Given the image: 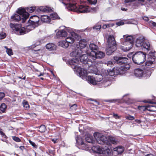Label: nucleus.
<instances>
[{"instance_id": "obj_1", "label": "nucleus", "mask_w": 156, "mask_h": 156, "mask_svg": "<svg viewBox=\"0 0 156 156\" xmlns=\"http://www.w3.org/2000/svg\"><path fill=\"white\" fill-rule=\"evenodd\" d=\"M65 5L69 10L76 12L80 13H85L89 12H95L97 10L96 7L90 8L87 6L80 5L79 7L75 3L71 4V2H73V0H59Z\"/></svg>"}, {"instance_id": "obj_2", "label": "nucleus", "mask_w": 156, "mask_h": 156, "mask_svg": "<svg viewBox=\"0 0 156 156\" xmlns=\"http://www.w3.org/2000/svg\"><path fill=\"white\" fill-rule=\"evenodd\" d=\"M74 72L79 76L81 77L83 79L86 80L88 83L93 85L97 84L94 77L91 76H87V71L86 70L82 69L80 67L76 68V66H74Z\"/></svg>"}, {"instance_id": "obj_3", "label": "nucleus", "mask_w": 156, "mask_h": 156, "mask_svg": "<svg viewBox=\"0 0 156 156\" xmlns=\"http://www.w3.org/2000/svg\"><path fill=\"white\" fill-rule=\"evenodd\" d=\"M73 51L71 52L70 54V56L72 57H76L73 58L72 59L69 60L68 63L71 66V67L74 69V71L75 68L74 66H76V68L77 67H80L77 66V65L79 62L78 58L80 55L83 53V51H82L79 49V47L76 46L75 45L72 48Z\"/></svg>"}, {"instance_id": "obj_4", "label": "nucleus", "mask_w": 156, "mask_h": 156, "mask_svg": "<svg viewBox=\"0 0 156 156\" xmlns=\"http://www.w3.org/2000/svg\"><path fill=\"white\" fill-rule=\"evenodd\" d=\"M28 25L26 28L22 27L21 24H10V27L14 30H15L16 33L18 35H22L28 33L30 30L34 29L36 26L31 23Z\"/></svg>"}, {"instance_id": "obj_5", "label": "nucleus", "mask_w": 156, "mask_h": 156, "mask_svg": "<svg viewBox=\"0 0 156 156\" xmlns=\"http://www.w3.org/2000/svg\"><path fill=\"white\" fill-rule=\"evenodd\" d=\"M17 12L18 14H15L11 16L12 21L18 22L21 20L22 22L24 23L29 17V14L23 8L18 9Z\"/></svg>"}, {"instance_id": "obj_6", "label": "nucleus", "mask_w": 156, "mask_h": 156, "mask_svg": "<svg viewBox=\"0 0 156 156\" xmlns=\"http://www.w3.org/2000/svg\"><path fill=\"white\" fill-rule=\"evenodd\" d=\"M117 48V44L114 36L110 35L108 37V55H111Z\"/></svg>"}, {"instance_id": "obj_7", "label": "nucleus", "mask_w": 156, "mask_h": 156, "mask_svg": "<svg viewBox=\"0 0 156 156\" xmlns=\"http://www.w3.org/2000/svg\"><path fill=\"white\" fill-rule=\"evenodd\" d=\"M146 57V53L142 51H138L133 55L132 60L134 63L139 64L145 61Z\"/></svg>"}, {"instance_id": "obj_8", "label": "nucleus", "mask_w": 156, "mask_h": 156, "mask_svg": "<svg viewBox=\"0 0 156 156\" xmlns=\"http://www.w3.org/2000/svg\"><path fill=\"white\" fill-rule=\"evenodd\" d=\"M88 147L87 151L91 148L94 152L100 154L102 156H106L107 154V147H105V148H101L98 146L94 145V144L88 145Z\"/></svg>"}, {"instance_id": "obj_9", "label": "nucleus", "mask_w": 156, "mask_h": 156, "mask_svg": "<svg viewBox=\"0 0 156 156\" xmlns=\"http://www.w3.org/2000/svg\"><path fill=\"white\" fill-rule=\"evenodd\" d=\"M73 30L69 27L65 28L63 29L58 30L56 33L57 37L62 39L66 37L70 33L72 32Z\"/></svg>"}, {"instance_id": "obj_10", "label": "nucleus", "mask_w": 156, "mask_h": 156, "mask_svg": "<svg viewBox=\"0 0 156 156\" xmlns=\"http://www.w3.org/2000/svg\"><path fill=\"white\" fill-rule=\"evenodd\" d=\"M94 136L96 139V143H98L100 144L104 145L105 147L107 145V138L101 134L99 133H95Z\"/></svg>"}, {"instance_id": "obj_11", "label": "nucleus", "mask_w": 156, "mask_h": 156, "mask_svg": "<svg viewBox=\"0 0 156 156\" xmlns=\"http://www.w3.org/2000/svg\"><path fill=\"white\" fill-rule=\"evenodd\" d=\"M147 72H146L145 70V68H143V69H137L134 71V75L137 77H148L151 74V72L150 70H147Z\"/></svg>"}, {"instance_id": "obj_12", "label": "nucleus", "mask_w": 156, "mask_h": 156, "mask_svg": "<svg viewBox=\"0 0 156 156\" xmlns=\"http://www.w3.org/2000/svg\"><path fill=\"white\" fill-rule=\"evenodd\" d=\"M124 150V148L120 146L115 148H111V149L108 148V155H112L116 156L121 154L123 152Z\"/></svg>"}, {"instance_id": "obj_13", "label": "nucleus", "mask_w": 156, "mask_h": 156, "mask_svg": "<svg viewBox=\"0 0 156 156\" xmlns=\"http://www.w3.org/2000/svg\"><path fill=\"white\" fill-rule=\"evenodd\" d=\"M86 53L89 54V56L94 60L96 58H101L105 56V54L101 51H97L95 52L94 51H91L90 54L88 51H86Z\"/></svg>"}, {"instance_id": "obj_14", "label": "nucleus", "mask_w": 156, "mask_h": 156, "mask_svg": "<svg viewBox=\"0 0 156 156\" xmlns=\"http://www.w3.org/2000/svg\"><path fill=\"white\" fill-rule=\"evenodd\" d=\"M76 143L79 145V148L80 149L86 151L87 150V147H88V145H86L84 143L83 139L80 136H77L76 138Z\"/></svg>"}, {"instance_id": "obj_15", "label": "nucleus", "mask_w": 156, "mask_h": 156, "mask_svg": "<svg viewBox=\"0 0 156 156\" xmlns=\"http://www.w3.org/2000/svg\"><path fill=\"white\" fill-rule=\"evenodd\" d=\"M69 35V36L67 37L65 40L69 45V44H72L74 42L75 39L78 36V35L76 33L74 32L73 30L72 31V32L70 33Z\"/></svg>"}, {"instance_id": "obj_16", "label": "nucleus", "mask_w": 156, "mask_h": 156, "mask_svg": "<svg viewBox=\"0 0 156 156\" xmlns=\"http://www.w3.org/2000/svg\"><path fill=\"white\" fill-rule=\"evenodd\" d=\"M94 74L97 75L95 77L96 82H100L102 81L101 83H103V86H105V83H106L107 81V75L106 74L105 75L104 74L102 75L98 74V73L95 72Z\"/></svg>"}, {"instance_id": "obj_17", "label": "nucleus", "mask_w": 156, "mask_h": 156, "mask_svg": "<svg viewBox=\"0 0 156 156\" xmlns=\"http://www.w3.org/2000/svg\"><path fill=\"white\" fill-rule=\"evenodd\" d=\"M88 52L89 54L90 52H89L88 51H86L83 53L81 54L79 57L80 59V61L81 62H83L84 63H87L88 62V56L90 57L89 54L86 53V51Z\"/></svg>"}, {"instance_id": "obj_18", "label": "nucleus", "mask_w": 156, "mask_h": 156, "mask_svg": "<svg viewBox=\"0 0 156 156\" xmlns=\"http://www.w3.org/2000/svg\"><path fill=\"white\" fill-rule=\"evenodd\" d=\"M87 42L85 39H82L80 41L78 44L75 45L76 46L79 47V49L82 51H83V52L86 50L85 49L86 48Z\"/></svg>"}, {"instance_id": "obj_19", "label": "nucleus", "mask_w": 156, "mask_h": 156, "mask_svg": "<svg viewBox=\"0 0 156 156\" xmlns=\"http://www.w3.org/2000/svg\"><path fill=\"white\" fill-rule=\"evenodd\" d=\"M40 20L39 17L36 16H31L30 17V19L29 20L28 22L29 23H31L37 27L38 25V22Z\"/></svg>"}, {"instance_id": "obj_20", "label": "nucleus", "mask_w": 156, "mask_h": 156, "mask_svg": "<svg viewBox=\"0 0 156 156\" xmlns=\"http://www.w3.org/2000/svg\"><path fill=\"white\" fill-rule=\"evenodd\" d=\"M115 62L119 64H126L128 60L127 58L123 57L115 56L114 57Z\"/></svg>"}, {"instance_id": "obj_21", "label": "nucleus", "mask_w": 156, "mask_h": 156, "mask_svg": "<svg viewBox=\"0 0 156 156\" xmlns=\"http://www.w3.org/2000/svg\"><path fill=\"white\" fill-rule=\"evenodd\" d=\"M108 74L111 76H113L120 74H122L120 73L119 68L118 67H114L112 70L109 69V71H108Z\"/></svg>"}, {"instance_id": "obj_22", "label": "nucleus", "mask_w": 156, "mask_h": 156, "mask_svg": "<svg viewBox=\"0 0 156 156\" xmlns=\"http://www.w3.org/2000/svg\"><path fill=\"white\" fill-rule=\"evenodd\" d=\"M138 108L141 110L143 109L144 111L147 110L151 112L156 111V106L152 105H148L146 106H139Z\"/></svg>"}, {"instance_id": "obj_23", "label": "nucleus", "mask_w": 156, "mask_h": 156, "mask_svg": "<svg viewBox=\"0 0 156 156\" xmlns=\"http://www.w3.org/2000/svg\"><path fill=\"white\" fill-rule=\"evenodd\" d=\"M86 141L89 144H86V145H92L95 144L96 143V141L93 139V137L92 136L89 134H88L86 136L85 138Z\"/></svg>"}, {"instance_id": "obj_24", "label": "nucleus", "mask_w": 156, "mask_h": 156, "mask_svg": "<svg viewBox=\"0 0 156 156\" xmlns=\"http://www.w3.org/2000/svg\"><path fill=\"white\" fill-rule=\"evenodd\" d=\"M145 41V38L143 36H140L136 38L135 41V45L136 47H142Z\"/></svg>"}, {"instance_id": "obj_25", "label": "nucleus", "mask_w": 156, "mask_h": 156, "mask_svg": "<svg viewBox=\"0 0 156 156\" xmlns=\"http://www.w3.org/2000/svg\"><path fill=\"white\" fill-rule=\"evenodd\" d=\"M133 43L125 42L124 46L121 47V49L124 51L129 50L133 47Z\"/></svg>"}, {"instance_id": "obj_26", "label": "nucleus", "mask_w": 156, "mask_h": 156, "mask_svg": "<svg viewBox=\"0 0 156 156\" xmlns=\"http://www.w3.org/2000/svg\"><path fill=\"white\" fill-rule=\"evenodd\" d=\"M37 10L38 12L39 13L47 12L50 11L51 10V9L48 7L40 6L37 9Z\"/></svg>"}, {"instance_id": "obj_27", "label": "nucleus", "mask_w": 156, "mask_h": 156, "mask_svg": "<svg viewBox=\"0 0 156 156\" xmlns=\"http://www.w3.org/2000/svg\"><path fill=\"white\" fill-rule=\"evenodd\" d=\"M130 67L129 65L127 63H126L121 66L120 68V73H122V74H123L126 71L129 70Z\"/></svg>"}, {"instance_id": "obj_28", "label": "nucleus", "mask_w": 156, "mask_h": 156, "mask_svg": "<svg viewBox=\"0 0 156 156\" xmlns=\"http://www.w3.org/2000/svg\"><path fill=\"white\" fill-rule=\"evenodd\" d=\"M46 48L49 51H54L56 49V46L52 43H49L46 45Z\"/></svg>"}, {"instance_id": "obj_29", "label": "nucleus", "mask_w": 156, "mask_h": 156, "mask_svg": "<svg viewBox=\"0 0 156 156\" xmlns=\"http://www.w3.org/2000/svg\"><path fill=\"white\" fill-rule=\"evenodd\" d=\"M58 45L65 48H67L69 46V44L65 40L59 41L58 43Z\"/></svg>"}, {"instance_id": "obj_30", "label": "nucleus", "mask_w": 156, "mask_h": 156, "mask_svg": "<svg viewBox=\"0 0 156 156\" xmlns=\"http://www.w3.org/2000/svg\"><path fill=\"white\" fill-rule=\"evenodd\" d=\"M142 47L146 49L147 51L150 50L151 48L150 43L148 41H145V40L144 41Z\"/></svg>"}, {"instance_id": "obj_31", "label": "nucleus", "mask_w": 156, "mask_h": 156, "mask_svg": "<svg viewBox=\"0 0 156 156\" xmlns=\"http://www.w3.org/2000/svg\"><path fill=\"white\" fill-rule=\"evenodd\" d=\"M41 20L44 23H49L50 22L49 16L46 15H42L41 16Z\"/></svg>"}, {"instance_id": "obj_32", "label": "nucleus", "mask_w": 156, "mask_h": 156, "mask_svg": "<svg viewBox=\"0 0 156 156\" xmlns=\"http://www.w3.org/2000/svg\"><path fill=\"white\" fill-rule=\"evenodd\" d=\"M124 38L125 37V42H130L133 43V38L132 36L124 35Z\"/></svg>"}, {"instance_id": "obj_33", "label": "nucleus", "mask_w": 156, "mask_h": 156, "mask_svg": "<svg viewBox=\"0 0 156 156\" xmlns=\"http://www.w3.org/2000/svg\"><path fill=\"white\" fill-rule=\"evenodd\" d=\"M154 61V59H152V60L149 59L145 63V67L144 68H145V70H146V69L147 68V67L151 66Z\"/></svg>"}, {"instance_id": "obj_34", "label": "nucleus", "mask_w": 156, "mask_h": 156, "mask_svg": "<svg viewBox=\"0 0 156 156\" xmlns=\"http://www.w3.org/2000/svg\"><path fill=\"white\" fill-rule=\"evenodd\" d=\"M109 143L110 144L112 143L113 144H116V141L115 140L114 138L111 136H108V143Z\"/></svg>"}, {"instance_id": "obj_35", "label": "nucleus", "mask_w": 156, "mask_h": 156, "mask_svg": "<svg viewBox=\"0 0 156 156\" xmlns=\"http://www.w3.org/2000/svg\"><path fill=\"white\" fill-rule=\"evenodd\" d=\"M89 47L92 51H93V50H97L98 49V46L93 43L90 44L89 45Z\"/></svg>"}, {"instance_id": "obj_36", "label": "nucleus", "mask_w": 156, "mask_h": 156, "mask_svg": "<svg viewBox=\"0 0 156 156\" xmlns=\"http://www.w3.org/2000/svg\"><path fill=\"white\" fill-rule=\"evenodd\" d=\"M4 47L6 49V52L9 56H11L13 55V52L11 49L9 48L6 46H5Z\"/></svg>"}, {"instance_id": "obj_37", "label": "nucleus", "mask_w": 156, "mask_h": 156, "mask_svg": "<svg viewBox=\"0 0 156 156\" xmlns=\"http://www.w3.org/2000/svg\"><path fill=\"white\" fill-rule=\"evenodd\" d=\"M49 17L50 18V21L52 20H54L58 17V15L56 13H53L50 14Z\"/></svg>"}, {"instance_id": "obj_38", "label": "nucleus", "mask_w": 156, "mask_h": 156, "mask_svg": "<svg viewBox=\"0 0 156 156\" xmlns=\"http://www.w3.org/2000/svg\"><path fill=\"white\" fill-rule=\"evenodd\" d=\"M6 106L4 103L2 104L0 106V111L4 112L5 110Z\"/></svg>"}, {"instance_id": "obj_39", "label": "nucleus", "mask_w": 156, "mask_h": 156, "mask_svg": "<svg viewBox=\"0 0 156 156\" xmlns=\"http://www.w3.org/2000/svg\"><path fill=\"white\" fill-rule=\"evenodd\" d=\"M36 9L35 7H27V11L30 13H32Z\"/></svg>"}, {"instance_id": "obj_40", "label": "nucleus", "mask_w": 156, "mask_h": 156, "mask_svg": "<svg viewBox=\"0 0 156 156\" xmlns=\"http://www.w3.org/2000/svg\"><path fill=\"white\" fill-rule=\"evenodd\" d=\"M149 59H154V60L155 58V53L153 52H151L149 53Z\"/></svg>"}, {"instance_id": "obj_41", "label": "nucleus", "mask_w": 156, "mask_h": 156, "mask_svg": "<svg viewBox=\"0 0 156 156\" xmlns=\"http://www.w3.org/2000/svg\"><path fill=\"white\" fill-rule=\"evenodd\" d=\"M46 129V127L44 125H41L40 127L39 131L40 132L43 133L45 131Z\"/></svg>"}, {"instance_id": "obj_42", "label": "nucleus", "mask_w": 156, "mask_h": 156, "mask_svg": "<svg viewBox=\"0 0 156 156\" xmlns=\"http://www.w3.org/2000/svg\"><path fill=\"white\" fill-rule=\"evenodd\" d=\"M23 107L26 109L27 110L29 108V105L27 101H24L23 102Z\"/></svg>"}, {"instance_id": "obj_43", "label": "nucleus", "mask_w": 156, "mask_h": 156, "mask_svg": "<svg viewBox=\"0 0 156 156\" xmlns=\"http://www.w3.org/2000/svg\"><path fill=\"white\" fill-rule=\"evenodd\" d=\"M126 23L127 24H136L137 23V22L134 20H128L127 21Z\"/></svg>"}, {"instance_id": "obj_44", "label": "nucleus", "mask_w": 156, "mask_h": 156, "mask_svg": "<svg viewBox=\"0 0 156 156\" xmlns=\"http://www.w3.org/2000/svg\"><path fill=\"white\" fill-rule=\"evenodd\" d=\"M149 25L151 27H155L156 23L151 20L148 22Z\"/></svg>"}, {"instance_id": "obj_45", "label": "nucleus", "mask_w": 156, "mask_h": 156, "mask_svg": "<svg viewBox=\"0 0 156 156\" xmlns=\"http://www.w3.org/2000/svg\"><path fill=\"white\" fill-rule=\"evenodd\" d=\"M29 141L30 144L34 148H37V146L35 144V143L32 141L31 140H29Z\"/></svg>"}, {"instance_id": "obj_46", "label": "nucleus", "mask_w": 156, "mask_h": 156, "mask_svg": "<svg viewBox=\"0 0 156 156\" xmlns=\"http://www.w3.org/2000/svg\"><path fill=\"white\" fill-rule=\"evenodd\" d=\"M12 138L13 140L15 141L19 142L20 141V139L18 137L15 136H12Z\"/></svg>"}, {"instance_id": "obj_47", "label": "nucleus", "mask_w": 156, "mask_h": 156, "mask_svg": "<svg viewBox=\"0 0 156 156\" xmlns=\"http://www.w3.org/2000/svg\"><path fill=\"white\" fill-rule=\"evenodd\" d=\"M125 118L127 119L132 120L134 119V117L133 116L130 115L126 116Z\"/></svg>"}, {"instance_id": "obj_48", "label": "nucleus", "mask_w": 156, "mask_h": 156, "mask_svg": "<svg viewBox=\"0 0 156 156\" xmlns=\"http://www.w3.org/2000/svg\"><path fill=\"white\" fill-rule=\"evenodd\" d=\"M6 36V34L4 33H2L0 34V39H2L5 37Z\"/></svg>"}, {"instance_id": "obj_49", "label": "nucleus", "mask_w": 156, "mask_h": 156, "mask_svg": "<svg viewBox=\"0 0 156 156\" xmlns=\"http://www.w3.org/2000/svg\"><path fill=\"white\" fill-rule=\"evenodd\" d=\"M87 1L91 4L94 5L97 2V0H87Z\"/></svg>"}, {"instance_id": "obj_50", "label": "nucleus", "mask_w": 156, "mask_h": 156, "mask_svg": "<svg viewBox=\"0 0 156 156\" xmlns=\"http://www.w3.org/2000/svg\"><path fill=\"white\" fill-rule=\"evenodd\" d=\"M101 28V26L99 25H97L95 26L93 28L94 30H98L100 29Z\"/></svg>"}, {"instance_id": "obj_51", "label": "nucleus", "mask_w": 156, "mask_h": 156, "mask_svg": "<svg viewBox=\"0 0 156 156\" xmlns=\"http://www.w3.org/2000/svg\"><path fill=\"white\" fill-rule=\"evenodd\" d=\"M5 96V94L2 92H0V100H2Z\"/></svg>"}, {"instance_id": "obj_52", "label": "nucleus", "mask_w": 156, "mask_h": 156, "mask_svg": "<svg viewBox=\"0 0 156 156\" xmlns=\"http://www.w3.org/2000/svg\"><path fill=\"white\" fill-rule=\"evenodd\" d=\"M124 24V23L122 21H120L116 23V24L118 26H121Z\"/></svg>"}, {"instance_id": "obj_53", "label": "nucleus", "mask_w": 156, "mask_h": 156, "mask_svg": "<svg viewBox=\"0 0 156 156\" xmlns=\"http://www.w3.org/2000/svg\"><path fill=\"white\" fill-rule=\"evenodd\" d=\"M76 107H77L76 105L74 104L70 107V108L72 110H75L76 109Z\"/></svg>"}, {"instance_id": "obj_54", "label": "nucleus", "mask_w": 156, "mask_h": 156, "mask_svg": "<svg viewBox=\"0 0 156 156\" xmlns=\"http://www.w3.org/2000/svg\"><path fill=\"white\" fill-rule=\"evenodd\" d=\"M143 19L145 21H147L148 22V21H149V18L147 16H144L143 17Z\"/></svg>"}, {"instance_id": "obj_55", "label": "nucleus", "mask_w": 156, "mask_h": 156, "mask_svg": "<svg viewBox=\"0 0 156 156\" xmlns=\"http://www.w3.org/2000/svg\"><path fill=\"white\" fill-rule=\"evenodd\" d=\"M108 66H109L110 67H112L113 66V64L112 62L111 61H108Z\"/></svg>"}, {"instance_id": "obj_56", "label": "nucleus", "mask_w": 156, "mask_h": 156, "mask_svg": "<svg viewBox=\"0 0 156 156\" xmlns=\"http://www.w3.org/2000/svg\"><path fill=\"white\" fill-rule=\"evenodd\" d=\"M143 102L144 103H151V104H154L156 103H155L154 102L152 101H147L146 100H144L143 101Z\"/></svg>"}, {"instance_id": "obj_57", "label": "nucleus", "mask_w": 156, "mask_h": 156, "mask_svg": "<svg viewBox=\"0 0 156 156\" xmlns=\"http://www.w3.org/2000/svg\"><path fill=\"white\" fill-rule=\"evenodd\" d=\"M135 1V0H125V3H128L129 2H132Z\"/></svg>"}, {"instance_id": "obj_58", "label": "nucleus", "mask_w": 156, "mask_h": 156, "mask_svg": "<svg viewBox=\"0 0 156 156\" xmlns=\"http://www.w3.org/2000/svg\"><path fill=\"white\" fill-rule=\"evenodd\" d=\"M0 134L2 136L5 137H6V136L4 133L2 131H0Z\"/></svg>"}, {"instance_id": "obj_59", "label": "nucleus", "mask_w": 156, "mask_h": 156, "mask_svg": "<svg viewBox=\"0 0 156 156\" xmlns=\"http://www.w3.org/2000/svg\"><path fill=\"white\" fill-rule=\"evenodd\" d=\"M116 101V100L113 99V100H108V102H115Z\"/></svg>"}, {"instance_id": "obj_60", "label": "nucleus", "mask_w": 156, "mask_h": 156, "mask_svg": "<svg viewBox=\"0 0 156 156\" xmlns=\"http://www.w3.org/2000/svg\"><path fill=\"white\" fill-rule=\"evenodd\" d=\"M57 139L56 138L52 139V141L55 144L57 142Z\"/></svg>"}, {"instance_id": "obj_61", "label": "nucleus", "mask_w": 156, "mask_h": 156, "mask_svg": "<svg viewBox=\"0 0 156 156\" xmlns=\"http://www.w3.org/2000/svg\"><path fill=\"white\" fill-rule=\"evenodd\" d=\"M113 116L116 119H118L119 118V116H118L117 114H114Z\"/></svg>"}, {"instance_id": "obj_62", "label": "nucleus", "mask_w": 156, "mask_h": 156, "mask_svg": "<svg viewBox=\"0 0 156 156\" xmlns=\"http://www.w3.org/2000/svg\"><path fill=\"white\" fill-rule=\"evenodd\" d=\"M80 2L81 3H85L87 2V0H80Z\"/></svg>"}, {"instance_id": "obj_63", "label": "nucleus", "mask_w": 156, "mask_h": 156, "mask_svg": "<svg viewBox=\"0 0 156 156\" xmlns=\"http://www.w3.org/2000/svg\"><path fill=\"white\" fill-rule=\"evenodd\" d=\"M107 27V25L106 24L104 25L102 27V28L105 29Z\"/></svg>"}, {"instance_id": "obj_64", "label": "nucleus", "mask_w": 156, "mask_h": 156, "mask_svg": "<svg viewBox=\"0 0 156 156\" xmlns=\"http://www.w3.org/2000/svg\"><path fill=\"white\" fill-rule=\"evenodd\" d=\"M135 122L138 123H140L141 122V121L140 120H138V119H136L135 120Z\"/></svg>"}]
</instances>
